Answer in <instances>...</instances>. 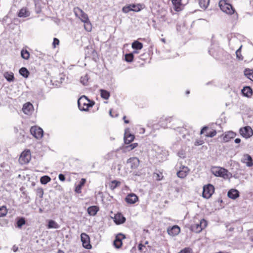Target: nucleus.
I'll return each mask as SVG.
<instances>
[{
  "label": "nucleus",
  "instance_id": "1",
  "mask_svg": "<svg viewBox=\"0 0 253 253\" xmlns=\"http://www.w3.org/2000/svg\"><path fill=\"white\" fill-rule=\"evenodd\" d=\"M78 107L81 111H87L89 107H92L94 102L90 100L84 95L81 96L78 100Z\"/></svg>",
  "mask_w": 253,
  "mask_h": 253
},
{
  "label": "nucleus",
  "instance_id": "2",
  "mask_svg": "<svg viewBox=\"0 0 253 253\" xmlns=\"http://www.w3.org/2000/svg\"><path fill=\"white\" fill-rule=\"evenodd\" d=\"M211 172L216 176L223 177L224 179L230 178L232 176V174L226 169L218 167H213L211 169Z\"/></svg>",
  "mask_w": 253,
  "mask_h": 253
},
{
  "label": "nucleus",
  "instance_id": "3",
  "mask_svg": "<svg viewBox=\"0 0 253 253\" xmlns=\"http://www.w3.org/2000/svg\"><path fill=\"white\" fill-rule=\"evenodd\" d=\"M153 150L155 152V156L159 162H163L167 159L168 155V152L163 147H161L157 145H154Z\"/></svg>",
  "mask_w": 253,
  "mask_h": 253
},
{
  "label": "nucleus",
  "instance_id": "4",
  "mask_svg": "<svg viewBox=\"0 0 253 253\" xmlns=\"http://www.w3.org/2000/svg\"><path fill=\"white\" fill-rule=\"evenodd\" d=\"M219 6L220 9L227 14H232L234 13L235 10L231 4L227 2L225 0H221L219 2Z\"/></svg>",
  "mask_w": 253,
  "mask_h": 253
},
{
  "label": "nucleus",
  "instance_id": "5",
  "mask_svg": "<svg viewBox=\"0 0 253 253\" xmlns=\"http://www.w3.org/2000/svg\"><path fill=\"white\" fill-rule=\"evenodd\" d=\"M207 226V222L204 219L200 220L199 223H194L191 225V230L197 233H199L202 231L203 229L205 228Z\"/></svg>",
  "mask_w": 253,
  "mask_h": 253
},
{
  "label": "nucleus",
  "instance_id": "6",
  "mask_svg": "<svg viewBox=\"0 0 253 253\" xmlns=\"http://www.w3.org/2000/svg\"><path fill=\"white\" fill-rule=\"evenodd\" d=\"M239 133L242 136L248 139L253 136V130L251 126H246L240 128Z\"/></svg>",
  "mask_w": 253,
  "mask_h": 253
},
{
  "label": "nucleus",
  "instance_id": "7",
  "mask_svg": "<svg viewBox=\"0 0 253 253\" xmlns=\"http://www.w3.org/2000/svg\"><path fill=\"white\" fill-rule=\"evenodd\" d=\"M214 191V187L211 184H208L203 187V196L206 199L210 198Z\"/></svg>",
  "mask_w": 253,
  "mask_h": 253
},
{
  "label": "nucleus",
  "instance_id": "8",
  "mask_svg": "<svg viewBox=\"0 0 253 253\" xmlns=\"http://www.w3.org/2000/svg\"><path fill=\"white\" fill-rule=\"evenodd\" d=\"M30 132L33 136L38 139L42 138L43 136V130L37 126H32L30 128Z\"/></svg>",
  "mask_w": 253,
  "mask_h": 253
},
{
  "label": "nucleus",
  "instance_id": "9",
  "mask_svg": "<svg viewBox=\"0 0 253 253\" xmlns=\"http://www.w3.org/2000/svg\"><path fill=\"white\" fill-rule=\"evenodd\" d=\"M74 12L76 16L78 17L82 22H86L89 20L87 15L79 7L74 8Z\"/></svg>",
  "mask_w": 253,
  "mask_h": 253
},
{
  "label": "nucleus",
  "instance_id": "10",
  "mask_svg": "<svg viewBox=\"0 0 253 253\" xmlns=\"http://www.w3.org/2000/svg\"><path fill=\"white\" fill-rule=\"evenodd\" d=\"M31 160V153L29 150L23 151L19 158V162L21 165H24L29 162Z\"/></svg>",
  "mask_w": 253,
  "mask_h": 253
},
{
  "label": "nucleus",
  "instance_id": "11",
  "mask_svg": "<svg viewBox=\"0 0 253 253\" xmlns=\"http://www.w3.org/2000/svg\"><path fill=\"white\" fill-rule=\"evenodd\" d=\"M81 241L83 246L86 249H90L91 248V246L90 244V238L89 236L86 233H83L81 235Z\"/></svg>",
  "mask_w": 253,
  "mask_h": 253
},
{
  "label": "nucleus",
  "instance_id": "12",
  "mask_svg": "<svg viewBox=\"0 0 253 253\" xmlns=\"http://www.w3.org/2000/svg\"><path fill=\"white\" fill-rule=\"evenodd\" d=\"M125 236L122 233L117 234L113 243L115 247L117 249H120L122 246V240L125 239Z\"/></svg>",
  "mask_w": 253,
  "mask_h": 253
},
{
  "label": "nucleus",
  "instance_id": "13",
  "mask_svg": "<svg viewBox=\"0 0 253 253\" xmlns=\"http://www.w3.org/2000/svg\"><path fill=\"white\" fill-rule=\"evenodd\" d=\"M127 164L132 169H137L139 165V160L136 157H131L127 160Z\"/></svg>",
  "mask_w": 253,
  "mask_h": 253
},
{
  "label": "nucleus",
  "instance_id": "14",
  "mask_svg": "<svg viewBox=\"0 0 253 253\" xmlns=\"http://www.w3.org/2000/svg\"><path fill=\"white\" fill-rule=\"evenodd\" d=\"M180 232V228L178 225H173L167 229V232L171 236L177 235Z\"/></svg>",
  "mask_w": 253,
  "mask_h": 253
},
{
  "label": "nucleus",
  "instance_id": "15",
  "mask_svg": "<svg viewBox=\"0 0 253 253\" xmlns=\"http://www.w3.org/2000/svg\"><path fill=\"white\" fill-rule=\"evenodd\" d=\"M241 162L244 163L248 167L253 166V161L252 157L249 154H246L243 155Z\"/></svg>",
  "mask_w": 253,
  "mask_h": 253
},
{
  "label": "nucleus",
  "instance_id": "16",
  "mask_svg": "<svg viewBox=\"0 0 253 253\" xmlns=\"http://www.w3.org/2000/svg\"><path fill=\"white\" fill-rule=\"evenodd\" d=\"M33 110V106L30 102L26 103L23 105L22 110L24 114L30 115L32 113Z\"/></svg>",
  "mask_w": 253,
  "mask_h": 253
},
{
  "label": "nucleus",
  "instance_id": "17",
  "mask_svg": "<svg viewBox=\"0 0 253 253\" xmlns=\"http://www.w3.org/2000/svg\"><path fill=\"white\" fill-rule=\"evenodd\" d=\"M134 139V136L129 132V129H126L125 130L124 134V141L126 144H129Z\"/></svg>",
  "mask_w": 253,
  "mask_h": 253
},
{
  "label": "nucleus",
  "instance_id": "18",
  "mask_svg": "<svg viewBox=\"0 0 253 253\" xmlns=\"http://www.w3.org/2000/svg\"><path fill=\"white\" fill-rule=\"evenodd\" d=\"M236 136V133L232 131H229L223 135V140L224 142L229 141Z\"/></svg>",
  "mask_w": 253,
  "mask_h": 253
},
{
  "label": "nucleus",
  "instance_id": "19",
  "mask_svg": "<svg viewBox=\"0 0 253 253\" xmlns=\"http://www.w3.org/2000/svg\"><path fill=\"white\" fill-rule=\"evenodd\" d=\"M138 200V197L133 193L128 194L126 198V202L130 204H133Z\"/></svg>",
  "mask_w": 253,
  "mask_h": 253
},
{
  "label": "nucleus",
  "instance_id": "20",
  "mask_svg": "<svg viewBox=\"0 0 253 253\" xmlns=\"http://www.w3.org/2000/svg\"><path fill=\"white\" fill-rule=\"evenodd\" d=\"M114 222L118 225L124 223L126 218L121 213H118L115 215L114 217Z\"/></svg>",
  "mask_w": 253,
  "mask_h": 253
},
{
  "label": "nucleus",
  "instance_id": "21",
  "mask_svg": "<svg viewBox=\"0 0 253 253\" xmlns=\"http://www.w3.org/2000/svg\"><path fill=\"white\" fill-rule=\"evenodd\" d=\"M17 15L20 18H26L30 15V12L26 7H23L19 10Z\"/></svg>",
  "mask_w": 253,
  "mask_h": 253
},
{
  "label": "nucleus",
  "instance_id": "22",
  "mask_svg": "<svg viewBox=\"0 0 253 253\" xmlns=\"http://www.w3.org/2000/svg\"><path fill=\"white\" fill-rule=\"evenodd\" d=\"M189 169L187 167H183L180 170L177 172V175L178 177L184 178L188 174Z\"/></svg>",
  "mask_w": 253,
  "mask_h": 253
},
{
  "label": "nucleus",
  "instance_id": "23",
  "mask_svg": "<svg viewBox=\"0 0 253 253\" xmlns=\"http://www.w3.org/2000/svg\"><path fill=\"white\" fill-rule=\"evenodd\" d=\"M171 121V117H162L160 119L159 125L163 128L167 127L168 123H170Z\"/></svg>",
  "mask_w": 253,
  "mask_h": 253
},
{
  "label": "nucleus",
  "instance_id": "24",
  "mask_svg": "<svg viewBox=\"0 0 253 253\" xmlns=\"http://www.w3.org/2000/svg\"><path fill=\"white\" fill-rule=\"evenodd\" d=\"M229 198L232 199H236L239 197V192L235 189H230L227 193Z\"/></svg>",
  "mask_w": 253,
  "mask_h": 253
},
{
  "label": "nucleus",
  "instance_id": "25",
  "mask_svg": "<svg viewBox=\"0 0 253 253\" xmlns=\"http://www.w3.org/2000/svg\"><path fill=\"white\" fill-rule=\"evenodd\" d=\"M182 0H172V3L174 6L173 8L176 11H179L182 9Z\"/></svg>",
  "mask_w": 253,
  "mask_h": 253
},
{
  "label": "nucleus",
  "instance_id": "26",
  "mask_svg": "<svg viewBox=\"0 0 253 253\" xmlns=\"http://www.w3.org/2000/svg\"><path fill=\"white\" fill-rule=\"evenodd\" d=\"M86 182V179L85 178H82L80 181L79 182V183L76 185L75 188V192L77 193H81L82 191L81 189L82 188V187L84 185L85 183Z\"/></svg>",
  "mask_w": 253,
  "mask_h": 253
},
{
  "label": "nucleus",
  "instance_id": "27",
  "mask_svg": "<svg viewBox=\"0 0 253 253\" xmlns=\"http://www.w3.org/2000/svg\"><path fill=\"white\" fill-rule=\"evenodd\" d=\"M242 92L244 96L250 97L253 94V90L250 86H245L242 89Z\"/></svg>",
  "mask_w": 253,
  "mask_h": 253
},
{
  "label": "nucleus",
  "instance_id": "28",
  "mask_svg": "<svg viewBox=\"0 0 253 253\" xmlns=\"http://www.w3.org/2000/svg\"><path fill=\"white\" fill-rule=\"evenodd\" d=\"M98 210L99 209L97 206H92L88 208L87 212L90 215L94 216L97 213Z\"/></svg>",
  "mask_w": 253,
  "mask_h": 253
},
{
  "label": "nucleus",
  "instance_id": "29",
  "mask_svg": "<svg viewBox=\"0 0 253 253\" xmlns=\"http://www.w3.org/2000/svg\"><path fill=\"white\" fill-rule=\"evenodd\" d=\"M244 73L247 78L253 81V69H246Z\"/></svg>",
  "mask_w": 253,
  "mask_h": 253
},
{
  "label": "nucleus",
  "instance_id": "30",
  "mask_svg": "<svg viewBox=\"0 0 253 253\" xmlns=\"http://www.w3.org/2000/svg\"><path fill=\"white\" fill-rule=\"evenodd\" d=\"M133 49L136 50H140L143 48V44L138 41H134L131 44Z\"/></svg>",
  "mask_w": 253,
  "mask_h": 253
},
{
  "label": "nucleus",
  "instance_id": "31",
  "mask_svg": "<svg viewBox=\"0 0 253 253\" xmlns=\"http://www.w3.org/2000/svg\"><path fill=\"white\" fill-rule=\"evenodd\" d=\"M100 96L101 97L106 100H107L109 98L110 96V92L105 89H101L100 90Z\"/></svg>",
  "mask_w": 253,
  "mask_h": 253
},
{
  "label": "nucleus",
  "instance_id": "32",
  "mask_svg": "<svg viewBox=\"0 0 253 253\" xmlns=\"http://www.w3.org/2000/svg\"><path fill=\"white\" fill-rule=\"evenodd\" d=\"M47 227L49 229H57L59 228V225L55 221L53 220H50L48 221Z\"/></svg>",
  "mask_w": 253,
  "mask_h": 253
},
{
  "label": "nucleus",
  "instance_id": "33",
  "mask_svg": "<svg viewBox=\"0 0 253 253\" xmlns=\"http://www.w3.org/2000/svg\"><path fill=\"white\" fill-rule=\"evenodd\" d=\"M4 77L8 82H12L14 80V74L12 72H5L4 74Z\"/></svg>",
  "mask_w": 253,
  "mask_h": 253
},
{
  "label": "nucleus",
  "instance_id": "34",
  "mask_svg": "<svg viewBox=\"0 0 253 253\" xmlns=\"http://www.w3.org/2000/svg\"><path fill=\"white\" fill-rule=\"evenodd\" d=\"M210 0H200L199 5L203 9H206L209 5Z\"/></svg>",
  "mask_w": 253,
  "mask_h": 253
},
{
  "label": "nucleus",
  "instance_id": "35",
  "mask_svg": "<svg viewBox=\"0 0 253 253\" xmlns=\"http://www.w3.org/2000/svg\"><path fill=\"white\" fill-rule=\"evenodd\" d=\"M19 74L24 78H27L29 75V72L25 67H22L19 70Z\"/></svg>",
  "mask_w": 253,
  "mask_h": 253
},
{
  "label": "nucleus",
  "instance_id": "36",
  "mask_svg": "<svg viewBox=\"0 0 253 253\" xmlns=\"http://www.w3.org/2000/svg\"><path fill=\"white\" fill-rule=\"evenodd\" d=\"M7 209L6 206H2L0 207V217H3L6 216L7 213Z\"/></svg>",
  "mask_w": 253,
  "mask_h": 253
},
{
  "label": "nucleus",
  "instance_id": "37",
  "mask_svg": "<svg viewBox=\"0 0 253 253\" xmlns=\"http://www.w3.org/2000/svg\"><path fill=\"white\" fill-rule=\"evenodd\" d=\"M130 6L132 11L134 12H138L142 9V5L140 4H131Z\"/></svg>",
  "mask_w": 253,
  "mask_h": 253
},
{
  "label": "nucleus",
  "instance_id": "38",
  "mask_svg": "<svg viewBox=\"0 0 253 253\" xmlns=\"http://www.w3.org/2000/svg\"><path fill=\"white\" fill-rule=\"evenodd\" d=\"M51 180V178L47 175H44L41 177L40 181L42 184H46Z\"/></svg>",
  "mask_w": 253,
  "mask_h": 253
},
{
  "label": "nucleus",
  "instance_id": "39",
  "mask_svg": "<svg viewBox=\"0 0 253 253\" xmlns=\"http://www.w3.org/2000/svg\"><path fill=\"white\" fill-rule=\"evenodd\" d=\"M21 57L26 60L29 58L30 53L27 50L22 49L21 51Z\"/></svg>",
  "mask_w": 253,
  "mask_h": 253
},
{
  "label": "nucleus",
  "instance_id": "40",
  "mask_svg": "<svg viewBox=\"0 0 253 253\" xmlns=\"http://www.w3.org/2000/svg\"><path fill=\"white\" fill-rule=\"evenodd\" d=\"M120 184V182L117 180H113L109 184V186L111 189L114 190L117 188Z\"/></svg>",
  "mask_w": 253,
  "mask_h": 253
},
{
  "label": "nucleus",
  "instance_id": "41",
  "mask_svg": "<svg viewBox=\"0 0 253 253\" xmlns=\"http://www.w3.org/2000/svg\"><path fill=\"white\" fill-rule=\"evenodd\" d=\"M88 80V75L86 74L84 76L81 77L80 82L83 85H86L87 84Z\"/></svg>",
  "mask_w": 253,
  "mask_h": 253
},
{
  "label": "nucleus",
  "instance_id": "42",
  "mask_svg": "<svg viewBox=\"0 0 253 253\" xmlns=\"http://www.w3.org/2000/svg\"><path fill=\"white\" fill-rule=\"evenodd\" d=\"M134 56L133 53H129L125 55V60L127 62H131L133 61Z\"/></svg>",
  "mask_w": 253,
  "mask_h": 253
},
{
  "label": "nucleus",
  "instance_id": "43",
  "mask_svg": "<svg viewBox=\"0 0 253 253\" xmlns=\"http://www.w3.org/2000/svg\"><path fill=\"white\" fill-rule=\"evenodd\" d=\"M25 224V220L23 217L19 218L17 221V225L19 228H21L22 226Z\"/></svg>",
  "mask_w": 253,
  "mask_h": 253
},
{
  "label": "nucleus",
  "instance_id": "44",
  "mask_svg": "<svg viewBox=\"0 0 253 253\" xmlns=\"http://www.w3.org/2000/svg\"><path fill=\"white\" fill-rule=\"evenodd\" d=\"M84 28L85 30L86 31L90 32L92 29L91 24L90 23V22L88 20L86 22H84Z\"/></svg>",
  "mask_w": 253,
  "mask_h": 253
},
{
  "label": "nucleus",
  "instance_id": "45",
  "mask_svg": "<svg viewBox=\"0 0 253 253\" xmlns=\"http://www.w3.org/2000/svg\"><path fill=\"white\" fill-rule=\"evenodd\" d=\"M242 47V45H240L239 48L236 51V54L237 58L239 60H241L243 59V57L242 56L241 53V50Z\"/></svg>",
  "mask_w": 253,
  "mask_h": 253
},
{
  "label": "nucleus",
  "instance_id": "46",
  "mask_svg": "<svg viewBox=\"0 0 253 253\" xmlns=\"http://www.w3.org/2000/svg\"><path fill=\"white\" fill-rule=\"evenodd\" d=\"M216 133H217V132L215 130H212L210 131L209 132H207L205 134V135L206 137H212L214 136L215 135H216Z\"/></svg>",
  "mask_w": 253,
  "mask_h": 253
},
{
  "label": "nucleus",
  "instance_id": "47",
  "mask_svg": "<svg viewBox=\"0 0 253 253\" xmlns=\"http://www.w3.org/2000/svg\"><path fill=\"white\" fill-rule=\"evenodd\" d=\"M131 11H132V9L131 8L130 4L125 6L122 8V11L125 13H127Z\"/></svg>",
  "mask_w": 253,
  "mask_h": 253
},
{
  "label": "nucleus",
  "instance_id": "48",
  "mask_svg": "<svg viewBox=\"0 0 253 253\" xmlns=\"http://www.w3.org/2000/svg\"><path fill=\"white\" fill-rule=\"evenodd\" d=\"M138 144L137 143H134L126 146V149L127 151H131L136 148Z\"/></svg>",
  "mask_w": 253,
  "mask_h": 253
},
{
  "label": "nucleus",
  "instance_id": "49",
  "mask_svg": "<svg viewBox=\"0 0 253 253\" xmlns=\"http://www.w3.org/2000/svg\"><path fill=\"white\" fill-rule=\"evenodd\" d=\"M138 144L137 143H134L126 146V149L127 151H131L136 148Z\"/></svg>",
  "mask_w": 253,
  "mask_h": 253
},
{
  "label": "nucleus",
  "instance_id": "50",
  "mask_svg": "<svg viewBox=\"0 0 253 253\" xmlns=\"http://www.w3.org/2000/svg\"><path fill=\"white\" fill-rule=\"evenodd\" d=\"M138 144L137 143H134L126 146V149L127 151H131L136 148Z\"/></svg>",
  "mask_w": 253,
  "mask_h": 253
},
{
  "label": "nucleus",
  "instance_id": "51",
  "mask_svg": "<svg viewBox=\"0 0 253 253\" xmlns=\"http://www.w3.org/2000/svg\"><path fill=\"white\" fill-rule=\"evenodd\" d=\"M177 155L181 158H184L186 156L185 151L183 149H181L178 152Z\"/></svg>",
  "mask_w": 253,
  "mask_h": 253
},
{
  "label": "nucleus",
  "instance_id": "52",
  "mask_svg": "<svg viewBox=\"0 0 253 253\" xmlns=\"http://www.w3.org/2000/svg\"><path fill=\"white\" fill-rule=\"evenodd\" d=\"M178 253H191V249L189 248H185Z\"/></svg>",
  "mask_w": 253,
  "mask_h": 253
},
{
  "label": "nucleus",
  "instance_id": "53",
  "mask_svg": "<svg viewBox=\"0 0 253 253\" xmlns=\"http://www.w3.org/2000/svg\"><path fill=\"white\" fill-rule=\"evenodd\" d=\"M204 141L202 139H197L195 142V146H199L201 145L204 143Z\"/></svg>",
  "mask_w": 253,
  "mask_h": 253
},
{
  "label": "nucleus",
  "instance_id": "54",
  "mask_svg": "<svg viewBox=\"0 0 253 253\" xmlns=\"http://www.w3.org/2000/svg\"><path fill=\"white\" fill-rule=\"evenodd\" d=\"M37 193L40 197H42L43 194V191L42 188H40L37 189Z\"/></svg>",
  "mask_w": 253,
  "mask_h": 253
},
{
  "label": "nucleus",
  "instance_id": "55",
  "mask_svg": "<svg viewBox=\"0 0 253 253\" xmlns=\"http://www.w3.org/2000/svg\"><path fill=\"white\" fill-rule=\"evenodd\" d=\"M59 43V40L57 38H54L53 42L52 43L53 46L54 47H55L56 45H58Z\"/></svg>",
  "mask_w": 253,
  "mask_h": 253
},
{
  "label": "nucleus",
  "instance_id": "56",
  "mask_svg": "<svg viewBox=\"0 0 253 253\" xmlns=\"http://www.w3.org/2000/svg\"><path fill=\"white\" fill-rule=\"evenodd\" d=\"M208 128H208V126H204V127L202 128V129H201V131H200V134H204V132H205V131H207V130L208 129Z\"/></svg>",
  "mask_w": 253,
  "mask_h": 253
},
{
  "label": "nucleus",
  "instance_id": "57",
  "mask_svg": "<svg viewBox=\"0 0 253 253\" xmlns=\"http://www.w3.org/2000/svg\"><path fill=\"white\" fill-rule=\"evenodd\" d=\"M59 179L60 180L62 181H64L65 180V177L64 174H59L58 176Z\"/></svg>",
  "mask_w": 253,
  "mask_h": 253
},
{
  "label": "nucleus",
  "instance_id": "58",
  "mask_svg": "<svg viewBox=\"0 0 253 253\" xmlns=\"http://www.w3.org/2000/svg\"><path fill=\"white\" fill-rule=\"evenodd\" d=\"M239 42V41L236 39V38H234L233 39H232V40H230V41H229V44L230 45L231 44L232 42Z\"/></svg>",
  "mask_w": 253,
  "mask_h": 253
},
{
  "label": "nucleus",
  "instance_id": "59",
  "mask_svg": "<svg viewBox=\"0 0 253 253\" xmlns=\"http://www.w3.org/2000/svg\"><path fill=\"white\" fill-rule=\"evenodd\" d=\"M144 247V245L142 244H139L138 246V250L140 251H142L143 250V247Z\"/></svg>",
  "mask_w": 253,
  "mask_h": 253
},
{
  "label": "nucleus",
  "instance_id": "60",
  "mask_svg": "<svg viewBox=\"0 0 253 253\" xmlns=\"http://www.w3.org/2000/svg\"><path fill=\"white\" fill-rule=\"evenodd\" d=\"M209 52L210 54H211V56L214 57L215 55H214V53L213 52L211 48L209 49Z\"/></svg>",
  "mask_w": 253,
  "mask_h": 253
},
{
  "label": "nucleus",
  "instance_id": "61",
  "mask_svg": "<svg viewBox=\"0 0 253 253\" xmlns=\"http://www.w3.org/2000/svg\"><path fill=\"white\" fill-rule=\"evenodd\" d=\"M234 141H235V142L236 143H240V142H241V139L238 138H236V139H235Z\"/></svg>",
  "mask_w": 253,
  "mask_h": 253
},
{
  "label": "nucleus",
  "instance_id": "62",
  "mask_svg": "<svg viewBox=\"0 0 253 253\" xmlns=\"http://www.w3.org/2000/svg\"><path fill=\"white\" fill-rule=\"evenodd\" d=\"M18 247H16L15 246H14L12 248L13 251L15 252L18 250Z\"/></svg>",
  "mask_w": 253,
  "mask_h": 253
},
{
  "label": "nucleus",
  "instance_id": "63",
  "mask_svg": "<svg viewBox=\"0 0 253 253\" xmlns=\"http://www.w3.org/2000/svg\"><path fill=\"white\" fill-rule=\"evenodd\" d=\"M65 79V76L64 75H62L61 77H60V82L61 83H62L63 82V81Z\"/></svg>",
  "mask_w": 253,
  "mask_h": 253
},
{
  "label": "nucleus",
  "instance_id": "64",
  "mask_svg": "<svg viewBox=\"0 0 253 253\" xmlns=\"http://www.w3.org/2000/svg\"><path fill=\"white\" fill-rule=\"evenodd\" d=\"M126 116H124L123 120H124V122L125 123L128 124L129 123V121L126 120Z\"/></svg>",
  "mask_w": 253,
  "mask_h": 253
}]
</instances>
